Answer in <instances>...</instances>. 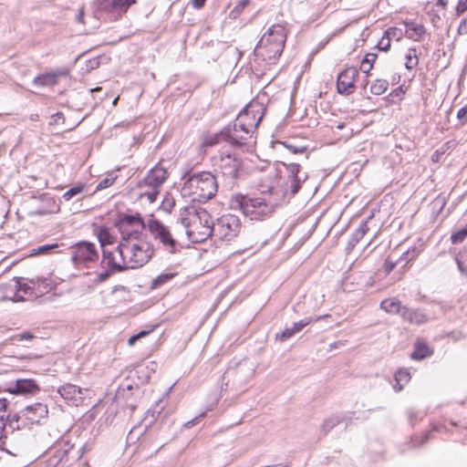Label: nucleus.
<instances>
[{
	"instance_id": "nucleus-46",
	"label": "nucleus",
	"mask_w": 467,
	"mask_h": 467,
	"mask_svg": "<svg viewBox=\"0 0 467 467\" xmlns=\"http://www.w3.org/2000/svg\"><path fill=\"white\" fill-rule=\"evenodd\" d=\"M145 228H139V227H135L134 229H132L131 233H130V236H129V243L130 244V241H138L139 243L142 242L141 241V236H142V231L144 230Z\"/></svg>"
},
{
	"instance_id": "nucleus-33",
	"label": "nucleus",
	"mask_w": 467,
	"mask_h": 467,
	"mask_svg": "<svg viewBox=\"0 0 467 467\" xmlns=\"http://www.w3.org/2000/svg\"><path fill=\"white\" fill-rule=\"evenodd\" d=\"M405 58H406L405 67L408 70H412V69L416 68L419 64V57H418L416 47H410L405 56Z\"/></svg>"
},
{
	"instance_id": "nucleus-36",
	"label": "nucleus",
	"mask_w": 467,
	"mask_h": 467,
	"mask_svg": "<svg viewBox=\"0 0 467 467\" xmlns=\"http://www.w3.org/2000/svg\"><path fill=\"white\" fill-rule=\"evenodd\" d=\"M377 58V54L368 53L361 61L360 70L365 74H368L373 67V64Z\"/></svg>"
},
{
	"instance_id": "nucleus-64",
	"label": "nucleus",
	"mask_w": 467,
	"mask_h": 467,
	"mask_svg": "<svg viewBox=\"0 0 467 467\" xmlns=\"http://www.w3.org/2000/svg\"><path fill=\"white\" fill-rule=\"evenodd\" d=\"M139 339L138 336L135 334L133 336H131L129 339H128V344L130 346H132L137 340Z\"/></svg>"
},
{
	"instance_id": "nucleus-53",
	"label": "nucleus",
	"mask_w": 467,
	"mask_h": 467,
	"mask_svg": "<svg viewBox=\"0 0 467 467\" xmlns=\"http://www.w3.org/2000/svg\"><path fill=\"white\" fill-rule=\"evenodd\" d=\"M467 11V0H460L456 6V15L460 16Z\"/></svg>"
},
{
	"instance_id": "nucleus-25",
	"label": "nucleus",
	"mask_w": 467,
	"mask_h": 467,
	"mask_svg": "<svg viewBox=\"0 0 467 467\" xmlns=\"http://www.w3.org/2000/svg\"><path fill=\"white\" fill-rule=\"evenodd\" d=\"M433 350L424 341H417L414 345V350L410 354V358L413 360H422L431 357Z\"/></svg>"
},
{
	"instance_id": "nucleus-34",
	"label": "nucleus",
	"mask_w": 467,
	"mask_h": 467,
	"mask_svg": "<svg viewBox=\"0 0 467 467\" xmlns=\"http://www.w3.org/2000/svg\"><path fill=\"white\" fill-rule=\"evenodd\" d=\"M86 188L85 184L79 183L73 187H71L69 190H67L63 194V199L65 201H70L71 199L77 197V200H80L81 193L83 192L84 189Z\"/></svg>"
},
{
	"instance_id": "nucleus-4",
	"label": "nucleus",
	"mask_w": 467,
	"mask_h": 467,
	"mask_svg": "<svg viewBox=\"0 0 467 467\" xmlns=\"http://www.w3.org/2000/svg\"><path fill=\"white\" fill-rule=\"evenodd\" d=\"M121 261H126L127 269H135L147 264L154 254L153 246L148 242L135 244L119 243L116 247Z\"/></svg>"
},
{
	"instance_id": "nucleus-20",
	"label": "nucleus",
	"mask_w": 467,
	"mask_h": 467,
	"mask_svg": "<svg viewBox=\"0 0 467 467\" xmlns=\"http://www.w3.org/2000/svg\"><path fill=\"white\" fill-rule=\"evenodd\" d=\"M322 317H306L301 319L298 322H295L291 327L285 328L280 334L276 335V338L281 341H285L291 338L294 335L300 332L305 327L311 324L314 321H318Z\"/></svg>"
},
{
	"instance_id": "nucleus-5",
	"label": "nucleus",
	"mask_w": 467,
	"mask_h": 467,
	"mask_svg": "<svg viewBox=\"0 0 467 467\" xmlns=\"http://www.w3.org/2000/svg\"><path fill=\"white\" fill-rule=\"evenodd\" d=\"M47 405L36 402L9 416L7 418L8 426L13 431L29 429L34 424H39L42 419L47 417Z\"/></svg>"
},
{
	"instance_id": "nucleus-6",
	"label": "nucleus",
	"mask_w": 467,
	"mask_h": 467,
	"mask_svg": "<svg viewBox=\"0 0 467 467\" xmlns=\"http://www.w3.org/2000/svg\"><path fill=\"white\" fill-rule=\"evenodd\" d=\"M135 3L136 0H94L93 13L98 19L115 22Z\"/></svg>"
},
{
	"instance_id": "nucleus-12",
	"label": "nucleus",
	"mask_w": 467,
	"mask_h": 467,
	"mask_svg": "<svg viewBox=\"0 0 467 467\" xmlns=\"http://www.w3.org/2000/svg\"><path fill=\"white\" fill-rule=\"evenodd\" d=\"M146 228L153 239L159 241L169 253L175 254L179 250L178 242L171 235L170 229L160 220L149 219Z\"/></svg>"
},
{
	"instance_id": "nucleus-15",
	"label": "nucleus",
	"mask_w": 467,
	"mask_h": 467,
	"mask_svg": "<svg viewBox=\"0 0 467 467\" xmlns=\"http://www.w3.org/2000/svg\"><path fill=\"white\" fill-rule=\"evenodd\" d=\"M153 439L158 440V444H161L160 447L166 443L162 439H159L158 435H156L152 430H149L148 425L135 426L127 435V442L129 445L139 442V446H144Z\"/></svg>"
},
{
	"instance_id": "nucleus-44",
	"label": "nucleus",
	"mask_w": 467,
	"mask_h": 467,
	"mask_svg": "<svg viewBox=\"0 0 467 467\" xmlns=\"http://www.w3.org/2000/svg\"><path fill=\"white\" fill-rule=\"evenodd\" d=\"M6 407H7V400L6 399H0V426L5 427L8 425L7 418L10 415H5L6 412Z\"/></svg>"
},
{
	"instance_id": "nucleus-61",
	"label": "nucleus",
	"mask_w": 467,
	"mask_h": 467,
	"mask_svg": "<svg viewBox=\"0 0 467 467\" xmlns=\"http://www.w3.org/2000/svg\"><path fill=\"white\" fill-rule=\"evenodd\" d=\"M180 221H181V223L183 225V227L186 229V231H187V230H192V229L190 228V226H191V223H190V220H189L188 218H186V217H182V218L180 219Z\"/></svg>"
},
{
	"instance_id": "nucleus-31",
	"label": "nucleus",
	"mask_w": 467,
	"mask_h": 467,
	"mask_svg": "<svg viewBox=\"0 0 467 467\" xmlns=\"http://www.w3.org/2000/svg\"><path fill=\"white\" fill-rule=\"evenodd\" d=\"M394 379L396 381L393 386L395 391H400L404 385L407 384L410 379V372L405 368H400L394 375Z\"/></svg>"
},
{
	"instance_id": "nucleus-10",
	"label": "nucleus",
	"mask_w": 467,
	"mask_h": 467,
	"mask_svg": "<svg viewBox=\"0 0 467 467\" xmlns=\"http://www.w3.org/2000/svg\"><path fill=\"white\" fill-rule=\"evenodd\" d=\"M189 214L192 213L195 221L197 222V225H203L204 232L196 233L194 230H187V235L190 240L193 243H202L205 241L208 237L213 235V229L215 226V223H213L212 216L209 213L202 208H194L190 207L187 209Z\"/></svg>"
},
{
	"instance_id": "nucleus-56",
	"label": "nucleus",
	"mask_w": 467,
	"mask_h": 467,
	"mask_svg": "<svg viewBox=\"0 0 467 467\" xmlns=\"http://www.w3.org/2000/svg\"><path fill=\"white\" fill-rule=\"evenodd\" d=\"M203 415H204V413H202V414H200L199 416L195 417L194 419H192V420H188L187 422H185V423L183 424V427H184L185 429H190V428H192V426H194V425L196 424V422H198L199 419H200L201 417H202Z\"/></svg>"
},
{
	"instance_id": "nucleus-27",
	"label": "nucleus",
	"mask_w": 467,
	"mask_h": 467,
	"mask_svg": "<svg viewBox=\"0 0 467 467\" xmlns=\"http://www.w3.org/2000/svg\"><path fill=\"white\" fill-rule=\"evenodd\" d=\"M405 36L414 41H420L421 36L426 33L423 25H413L409 22L404 23Z\"/></svg>"
},
{
	"instance_id": "nucleus-62",
	"label": "nucleus",
	"mask_w": 467,
	"mask_h": 467,
	"mask_svg": "<svg viewBox=\"0 0 467 467\" xmlns=\"http://www.w3.org/2000/svg\"><path fill=\"white\" fill-rule=\"evenodd\" d=\"M408 416H409V420H410V421L411 423H413V421L418 419V413L416 411H413V410H410L408 412Z\"/></svg>"
},
{
	"instance_id": "nucleus-28",
	"label": "nucleus",
	"mask_w": 467,
	"mask_h": 467,
	"mask_svg": "<svg viewBox=\"0 0 467 467\" xmlns=\"http://www.w3.org/2000/svg\"><path fill=\"white\" fill-rule=\"evenodd\" d=\"M57 83V75L55 73H46L36 77L33 79L35 87H52Z\"/></svg>"
},
{
	"instance_id": "nucleus-29",
	"label": "nucleus",
	"mask_w": 467,
	"mask_h": 467,
	"mask_svg": "<svg viewBox=\"0 0 467 467\" xmlns=\"http://www.w3.org/2000/svg\"><path fill=\"white\" fill-rule=\"evenodd\" d=\"M226 377L230 378L234 376L235 378L241 379L242 376H245V378H250L254 374V368L248 367L246 363H241L237 366V368H229L226 371Z\"/></svg>"
},
{
	"instance_id": "nucleus-14",
	"label": "nucleus",
	"mask_w": 467,
	"mask_h": 467,
	"mask_svg": "<svg viewBox=\"0 0 467 467\" xmlns=\"http://www.w3.org/2000/svg\"><path fill=\"white\" fill-rule=\"evenodd\" d=\"M99 258L94 244L89 242H79L74 246L72 252L71 260L75 265L83 264L88 265V264L95 262Z\"/></svg>"
},
{
	"instance_id": "nucleus-63",
	"label": "nucleus",
	"mask_w": 467,
	"mask_h": 467,
	"mask_svg": "<svg viewBox=\"0 0 467 467\" xmlns=\"http://www.w3.org/2000/svg\"><path fill=\"white\" fill-rule=\"evenodd\" d=\"M83 17H84V11L83 9H79L78 15L76 16V20L78 22V23H84L83 22Z\"/></svg>"
},
{
	"instance_id": "nucleus-32",
	"label": "nucleus",
	"mask_w": 467,
	"mask_h": 467,
	"mask_svg": "<svg viewBox=\"0 0 467 467\" xmlns=\"http://www.w3.org/2000/svg\"><path fill=\"white\" fill-rule=\"evenodd\" d=\"M14 281H17V296L19 297V302L24 301L25 297L24 296H33L34 289L28 285L27 284L24 283L23 277H14Z\"/></svg>"
},
{
	"instance_id": "nucleus-59",
	"label": "nucleus",
	"mask_w": 467,
	"mask_h": 467,
	"mask_svg": "<svg viewBox=\"0 0 467 467\" xmlns=\"http://www.w3.org/2000/svg\"><path fill=\"white\" fill-rule=\"evenodd\" d=\"M398 264H400L398 261L391 262V261L388 260L387 263H386V271H387V273L388 274L390 273L396 267V265Z\"/></svg>"
},
{
	"instance_id": "nucleus-7",
	"label": "nucleus",
	"mask_w": 467,
	"mask_h": 467,
	"mask_svg": "<svg viewBox=\"0 0 467 467\" xmlns=\"http://www.w3.org/2000/svg\"><path fill=\"white\" fill-rule=\"evenodd\" d=\"M218 177L209 171L193 173L189 176L187 183L196 189L197 201L205 202L213 198L218 191Z\"/></svg>"
},
{
	"instance_id": "nucleus-23",
	"label": "nucleus",
	"mask_w": 467,
	"mask_h": 467,
	"mask_svg": "<svg viewBox=\"0 0 467 467\" xmlns=\"http://www.w3.org/2000/svg\"><path fill=\"white\" fill-rule=\"evenodd\" d=\"M102 261L101 265L105 268H110L111 270H116L118 272H122L127 269L126 261H122V264L117 263L115 261V257L111 251L107 249L102 250Z\"/></svg>"
},
{
	"instance_id": "nucleus-57",
	"label": "nucleus",
	"mask_w": 467,
	"mask_h": 467,
	"mask_svg": "<svg viewBox=\"0 0 467 467\" xmlns=\"http://www.w3.org/2000/svg\"><path fill=\"white\" fill-rule=\"evenodd\" d=\"M445 204H446V202H445L444 198H442V199H436L433 202L434 207L439 206V212H441L444 208Z\"/></svg>"
},
{
	"instance_id": "nucleus-40",
	"label": "nucleus",
	"mask_w": 467,
	"mask_h": 467,
	"mask_svg": "<svg viewBox=\"0 0 467 467\" xmlns=\"http://www.w3.org/2000/svg\"><path fill=\"white\" fill-rule=\"evenodd\" d=\"M341 421L342 418H340L339 416L328 418L323 422L321 431L324 432V434H327Z\"/></svg>"
},
{
	"instance_id": "nucleus-41",
	"label": "nucleus",
	"mask_w": 467,
	"mask_h": 467,
	"mask_svg": "<svg viewBox=\"0 0 467 467\" xmlns=\"http://www.w3.org/2000/svg\"><path fill=\"white\" fill-rule=\"evenodd\" d=\"M221 140H224V136L223 135V130L214 134L207 135L204 138L203 145L206 147L213 146L217 143H219Z\"/></svg>"
},
{
	"instance_id": "nucleus-3",
	"label": "nucleus",
	"mask_w": 467,
	"mask_h": 467,
	"mask_svg": "<svg viewBox=\"0 0 467 467\" xmlns=\"http://www.w3.org/2000/svg\"><path fill=\"white\" fill-rule=\"evenodd\" d=\"M286 34L280 24L270 26L254 48V55L269 63H275L283 53Z\"/></svg>"
},
{
	"instance_id": "nucleus-60",
	"label": "nucleus",
	"mask_w": 467,
	"mask_h": 467,
	"mask_svg": "<svg viewBox=\"0 0 467 467\" xmlns=\"http://www.w3.org/2000/svg\"><path fill=\"white\" fill-rule=\"evenodd\" d=\"M161 402V400H159L154 407L148 410V414L151 413V417L154 418V414L157 413L158 415L161 414V410H157V408L159 407V404Z\"/></svg>"
},
{
	"instance_id": "nucleus-8",
	"label": "nucleus",
	"mask_w": 467,
	"mask_h": 467,
	"mask_svg": "<svg viewBox=\"0 0 467 467\" xmlns=\"http://www.w3.org/2000/svg\"><path fill=\"white\" fill-rule=\"evenodd\" d=\"M168 177L167 171L161 165H155L146 174V176L137 182L136 188L143 190L150 188V191H144L140 193V198H147L150 203H153L160 194L161 185Z\"/></svg>"
},
{
	"instance_id": "nucleus-43",
	"label": "nucleus",
	"mask_w": 467,
	"mask_h": 467,
	"mask_svg": "<svg viewBox=\"0 0 467 467\" xmlns=\"http://www.w3.org/2000/svg\"><path fill=\"white\" fill-rule=\"evenodd\" d=\"M466 237H467V226L452 233L451 235V241L453 244H457L463 242Z\"/></svg>"
},
{
	"instance_id": "nucleus-16",
	"label": "nucleus",
	"mask_w": 467,
	"mask_h": 467,
	"mask_svg": "<svg viewBox=\"0 0 467 467\" xmlns=\"http://www.w3.org/2000/svg\"><path fill=\"white\" fill-rule=\"evenodd\" d=\"M358 76V71L356 67H350L341 71L337 78V89L341 95H350L355 89V80Z\"/></svg>"
},
{
	"instance_id": "nucleus-9",
	"label": "nucleus",
	"mask_w": 467,
	"mask_h": 467,
	"mask_svg": "<svg viewBox=\"0 0 467 467\" xmlns=\"http://www.w3.org/2000/svg\"><path fill=\"white\" fill-rule=\"evenodd\" d=\"M218 179L222 177L229 186H233L237 180L244 175L243 160L235 154L222 155L218 161Z\"/></svg>"
},
{
	"instance_id": "nucleus-21",
	"label": "nucleus",
	"mask_w": 467,
	"mask_h": 467,
	"mask_svg": "<svg viewBox=\"0 0 467 467\" xmlns=\"http://www.w3.org/2000/svg\"><path fill=\"white\" fill-rule=\"evenodd\" d=\"M17 281H14V278L6 283H0V302L11 300L14 302H19L17 296Z\"/></svg>"
},
{
	"instance_id": "nucleus-1",
	"label": "nucleus",
	"mask_w": 467,
	"mask_h": 467,
	"mask_svg": "<svg viewBox=\"0 0 467 467\" xmlns=\"http://www.w3.org/2000/svg\"><path fill=\"white\" fill-rule=\"evenodd\" d=\"M283 166L285 171L284 175L280 176L275 187L270 188V192L275 195V200L265 196L251 197L249 195L235 194L230 199L229 205L232 210L241 211L251 220L263 221L270 217L279 201L294 197L301 189L308 176L301 171V166L297 163H285Z\"/></svg>"
},
{
	"instance_id": "nucleus-38",
	"label": "nucleus",
	"mask_w": 467,
	"mask_h": 467,
	"mask_svg": "<svg viewBox=\"0 0 467 467\" xmlns=\"http://www.w3.org/2000/svg\"><path fill=\"white\" fill-rule=\"evenodd\" d=\"M383 36H385V38L389 39L390 41L392 39L399 41L402 38L403 36H405V31L402 28L391 26L384 32Z\"/></svg>"
},
{
	"instance_id": "nucleus-26",
	"label": "nucleus",
	"mask_w": 467,
	"mask_h": 467,
	"mask_svg": "<svg viewBox=\"0 0 467 467\" xmlns=\"http://www.w3.org/2000/svg\"><path fill=\"white\" fill-rule=\"evenodd\" d=\"M405 306L401 305V302L395 298H387L381 301L380 308L389 314H402V310Z\"/></svg>"
},
{
	"instance_id": "nucleus-2",
	"label": "nucleus",
	"mask_w": 467,
	"mask_h": 467,
	"mask_svg": "<svg viewBox=\"0 0 467 467\" xmlns=\"http://www.w3.org/2000/svg\"><path fill=\"white\" fill-rule=\"evenodd\" d=\"M264 106L257 102H250L236 117L233 124L223 129L224 141L234 147H242L251 138L264 116Z\"/></svg>"
},
{
	"instance_id": "nucleus-30",
	"label": "nucleus",
	"mask_w": 467,
	"mask_h": 467,
	"mask_svg": "<svg viewBox=\"0 0 467 467\" xmlns=\"http://www.w3.org/2000/svg\"><path fill=\"white\" fill-rule=\"evenodd\" d=\"M96 235L103 249H106L107 244H112L114 243V236L111 235L109 230L106 226H100L96 230Z\"/></svg>"
},
{
	"instance_id": "nucleus-45",
	"label": "nucleus",
	"mask_w": 467,
	"mask_h": 467,
	"mask_svg": "<svg viewBox=\"0 0 467 467\" xmlns=\"http://www.w3.org/2000/svg\"><path fill=\"white\" fill-rule=\"evenodd\" d=\"M417 256V251H416V248H413L411 251L410 250H408L406 252H404L400 257L399 258L398 262L399 263H401V262H405L408 263L409 261H411L413 260L415 257Z\"/></svg>"
},
{
	"instance_id": "nucleus-54",
	"label": "nucleus",
	"mask_w": 467,
	"mask_h": 467,
	"mask_svg": "<svg viewBox=\"0 0 467 467\" xmlns=\"http://www.w3.org/2000/svg\"><path fill=\"white\" fill-rule=\"evenodd\" d=\"M135 227H126V233H124V231H119L120 234H121V242L120 243H123V242H126V244H130L129 243V236H130V233H131L132 229H134Z\"/></svg>"
},
{
	"instance_id": "nucleus-50",
	"label": "nucleus",
	"mask_w": 467,
	"mask_h": 467,
	"mask_svg": "<svg viewBox=\"0 0 467 467\" xmlns=\"http://www.w3.org/2000/svg\"><path fill=\"white\" fill-rule=\"evenodd\" d=\"M378 47L381 51H388L390 47V40L385 38V36H382L381 39L378 43Z\"/></svg>"
},
{
	"instance_id": "nucleus-18",
	"label": "nucleus",
	"mask_w": 467,
	"mask_h": 467,
	"mask_svg": "<svg viewBox=\"0 0 467 467\" xmlns=\"http://www.w3.org/2000/svg\"><path fill=\"white\" fill-rule=\"evenodd\" d=\"M147 223L144 222L142 216L139 213H135L132 214L119 213L114 225L119 229V231L126 232V227H139V228H146Z\"/></svg>"
},
{
	"instance_id": "nucleus-24",
	"label": "nucleus",
	"mask_w": 467,
	"mask_h": 467,
	"mask_svg": "<svg viewBox=\"0 0 467 467\" xmlns=\"http://www.w3.org/2000/svg\"><path fill=\"white\" fill-rule=\"evenodd\" d=\"M369 228L368 226V220L363 221L348 239L346 246L348 253L354 249V247L360 242V240L365 236Z\"/></svg>"
},
{
	"instance_id": "nucleus-49",
	"label": "nucleus",
	"mask_w": 467,
	"mask_h": 467,
	"mask_svg": "<svg viewBox=\"0 0 467 467\" xmlns=\"http://www.w3.org/2000/svg\"><path fill=\"white\" fill-rule=\"evenodd\" d=\"M114 272H117L116 270H111L110 268H108L104 271H102L101 273H99L97 276V281L101 283V282H104L106 281L111 274H113Z\"/></svg>"
},
{
	"instance_id": "nucleus-52",
	"label": "nucleus",
	"mask_w": 467,
	"mask_h": 467,
	"mask_svg": "<svg viewBox=\"0 0 467 467\" xmlns=\"http://www.w3.org/2000/svg\"><path fill=\"white\" fill-rule=\"evenodd\" d=\"M15 338L18 341H23V340H29V339H33L35 338V336L33 333L31 332H23V333H20V334H17Z\"/></svg>"
},
{
	"instance_id": "nucleus-13",
	"label": "nucleus",
	"mask_w": 467,
	"mask_h": 467,
	"mask_svg": "<svg viewBox=\"0 0 467 467\" xmlns=\"http://www.w3.org/2000/svg\"><path fill=\"white\" fill-rule=\"evenodd\" d=\"M74 447L68 442H59L47 451L44 467H68L76 456H71Z\"/></svg>"
},
{
	"instance_id": "nucleus-55",
	"label": "nucleus",
	"mask_w": 467,
	"mask_h": 467,
	"mask_svg": "<svg viewBox=\"0 0 467 467\" xmlns=\"http://www.w3.org/2000/svg\"><path fill=\"white\" fill-rule=\"evenodd\" d=\"M444 153H445V150H443L442 149L435 150L433 152V154L431 155V161L433 162H439L441 161V156Z\"/></svg>"
},
{
	"instance_id": "nucleus-17",
	"label": "nucleus",
	"mask_w": 467,
	"mask_h": 467,
	"mask_svg": "<svg viewBox=\"0 0 467 467\" xmlns=\"http://www.w3.org/2000/svg\"><path fill=\"white\" fill-rule=\"evenodd\" d=\"M86 391L87 389H82L78 386L71 383H66L57 389V392L61 398L68 405L76 407L83 403Z\"/></svg>"
},
{
	"instance_id": "nucleus-51",
	"label": "nucleus",
	"mask_w": 467,
	"mask_h": 467,
	"mask_svg": "<svg viewBox=\"0 0 467 467\" xmlns=\"http://www.w3.org/2000/svg\"><path fill=\"white\" fill-rule=\"evenodd\" d=\"M457 118L462 123L467 122V105L462 107L457 112Z\"/></svg>"
},
{
	"instance_id": "nucleus-47",
	"label": "nucleus",
	"mask_w": 467,
	"mask_h": 467,
	"mask_svg": "<svg viewBox=\"0 0 467 467\" xmlns=\"http://www.w3.org/2000/svg\"><path fill=\"white\" fill-rule=\"evenodd\" d=\"M58 247V244H44L41 246H38L36 249V254H48L54 249Z\"/></svg>"
},
{
	"instance_id": "nucleus-39",
	"label": "nucleus",
	"mask_w": 467,
	"mask_h": 467,
	"mask_svg": "<svg viewBox=\"0 0 467 467\" xmlns=\"http://www.w3.org/2000/svg\"><path fill=\"white\" fill-rule=\"evenodd\" d=\"M176 275L175 273H162L159 275L155 279L151 282V288H157L170 280H171Z\"/></svg>"
},
{
	"instance_id": "nucleus-42",
	"label": "nucleus",
	"mask_w": 467,
	"mask_h": 467,
	"mask_svg": "<svg viewBox=\"0 0 467 467\" xmlns=\"http://www.w3.org/2000/svg\"><path fill=\"white\" fill-rule=\"evenodd\" d=\"M116 179L117 175L111 172L99 182V184L96 186V191H101L111 186L115 182Z\"/></svg>"
},
{
	"instance_id": "nucleus-48",
	"label": "nucleus",
	"mask_w": 467,
	"mask_h": 467,
	"mask_svg": "<svg viewBox=\"0 0 467 467\" xmlns=\"http://www.w3.org/2000/svg\"><path fill=\"white\" fill-rule=\"evenodd\" d=\"M282 144L292 153L296 154V153H301V152H305L306 151V147H297V146H294V145H291L289 144L288 142L285 141V142H282Z\"/></svg>"
},
{
	"instance_id": "nucleus-35",
	"label": "nucleus",
	"mask_w": 467,
	"mask_h": 467,
	"mask_svg": "<svg viewBox=\"0 0 467 467\" xmlns=\"http://www.w3.org/2000/svg\"><path fill=\"white\" fill-rule=\"evenodd\" d=\"M459 271L467 275V248L461 251L455 257Z\"/></svg>"
},
{
	"instance_id": "nucleus-58",
	"label": "nucleus",
	"mask_w": 467,
	"mask_h": 467,
	"mask_svg": "<svg viewBox=\"0 0 467 467\" xmlns=\"http://www.w3.org/2000/svg\"><path fill=\"white\" fill-rule=\"evenodd\" d=\"M206 0H192V5L196 9H201L204 6Z\"/></svg>"
},
{
	"instance_id": "nucleus-37",
	"label": "nucleus",
	"mask_w": 467,
	"mask_h": 467,
	"mask_svg": "<svg viewBox=\"0 0 467 467\" xmlns=\"http://www.w3.org/2000/svg\"><path fill=\"white\" fill-rule=\"evenodd\" d=\"M389 87V82L385 79H377L371 86H370V92L373 95L379 96L383 94Z\"/></svg>"
},
{
	"instance_id": "nucleus-11",
	"label": "nucleus",
	"mask_w": 467,
	"mask_h": 467,
	"mask_svg": "<svg viewBox=\"0 0 467 467\" xmlns=\"http://www.w3.org/2000/svg\"><path fill=\"white\" fill-rule=\"evenodd\" d=\"M242 223L238 216L234 214H223L215 222L213 236L220 240L230 242L240 233Z\"/></svg>"
},
{
	"instance_id": "nucleus-22",
	"label": "nucleus",
	"mask_w": 467,
	"mask_h": 467,
	"mask_svg": "<svg viewBox=\"0 0 467 467\" xmlns=\"http://www.w3.org/2000/svg\"><path fill=\"white\" fill-rule=\"evenodd\" d=\"M403 320L412 325H421L428 321V317L422 311L404 306L401 314Z\"/></svg>"
},
{
	"instance_id": "nucleus-19",
	"label": "nucleus",
	"mask_w": 467,
	"mask_h": 467,
	"mask_svg": "<svg viewBox=\"0 0 467 467\" xmlns=\"http://www.w3.org/2000/svg\"><path fill=\"white\" fill-rule=\"evenodd\" d=\"M5 390L10 394L28 395L37 392L39 387L34 379H17L15 382H11Z\"/></svg>"
}]
</instances>
